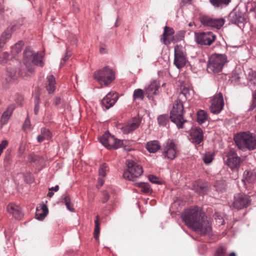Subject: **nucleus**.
<instances>
[{"mask_svg":"<svg viewBox=\"0 0 256 256\" xmlns=\"http://www.w3.org/2000/svg\"><path fill=\"white\" fill-rule=\"evenodd\" d=\"M182 218L186 224L202 234H206L211 230V226L204 213L197 206L184 210Z\"/></svg>","mask_w":256,"mask_h":256,"instance_id":"nucleus-1","label":"nucleus"},{"mask_svg":"<svg viewBox=\"0 0 256 256\" xmlns=\"http://www.w3.org/2000/svg\"><path fill=\"white\" fill-rule=\"evenodd\" d=\"M23 62L28 70L30 72L34 71L33 65L42 67L44 62L43 60L44 54L42 52H34L32 48L26 47L24 52Z\"/></svg>","mask_w":256,"mask_h":256,"instance_id":"nucleus-2","label":"nucleus"},{"mask_svg":"<svg viewBox=\"0 0 256 256\" xmlns=\"http://www.w3.org/2000/svg\"><path fill=\"white\" fill-rule=\"evenodd\" d=\"M234 140L238 148L243 151L256 148V138L249 132L238 134L234 137Z\"/></svg>","mask_w":256,"mask_h":256,"instance_id":"nucleus-3","label":"nucleus"},{"mask_svg":"<svg viewBox=\"0 0 256 256\" xmlns=\"http://www.w3.org/2000/svg\"><path fill=\"white\" fill-rule=\"evenodd\" d=\"M184 96L180 94L179 97ZM184 110L182 100L178 98L174 102L173 108L170 112V119L174 123L178 129L184 128V124L187 122L184 118Z\"/></svg>","mask_w":256,"mask_h":256,"instance_id":"nucleus-4","label":"nucleus"},{"mask_svg":"<svg viewBox=\"0 0 256 256\" xmlns=\"http://www.w3.org/2000/svg\"><path fill=\"white\" fill-rule=\"evenodd\" d=\"M94 77L100 84L108 86L115 79L116 71L112 68L106 66L95 72Z\"/></svg>","mask_w":256,"mask_h":256,"instance_id":"nucleus-5","label":"nucleus"},{"mask_svg":"<svg viewBox=\"0 0 256 256\" xmlns=\"http://www.w3.org/2000/svg\"><path fill=\"white\" fill-rule=\"evenodd\" d=\"M226 62L227 58L225 54H213L209 58L207 70L210 73H218L222 70Z\"/></svg>","mask_w":256,"mask_h":256,"instance_id":"nucleus-6","label":"nucleus"},{"mask_svg":"<svg viewBox=\"0 0 256 256\" xmlns=\"http://www.w3.org/2000/svg\"><path fill=\"white\" fill-rule=\"evenodd\" d=\"M127 169L124 172V178L134 180L135 178L140 176L143 173L142 167L136 162L127 160L126 162Z\"/></svg>","mask_w":256,"mask_h":256,"instance_id":"nucleus-7","label":"nucleus"},{"mask_svg":"<svg viewBox=\"0 0 256 256\" xmlns=\"http://www.w3.org/2000/svg\"><path fill=\"white\" fill-rule=\"evenodd\" d=\"M185 48L182 45L176 44L174 48V64L178 68L184 67L188 62Z\"/></svg>","mask_w":256,"mask_h":256,"instance_id":"nucleus-8","label":"nucleus"},{"mask_svg":"<svg viewBox=\"0 0 256 256\" xmlns=\"http://www.w3.org/2000/svg\"><path fill=\"white\" fill-rule=\"evenodd\" d=\"M216 36L211 32H200L195 34L196 42L200 45L210 46L216 40Z\"/></svg>","mask_w":256,"mask_h":256,"instance_id":"nucleus-9","label":"nucleus"},{"mask_svg":"<svg viewBox=\"0 0 256 256\" xmlns=\"http://www.w3.org/2000/svg\"><path fill=\"white\" fill-rule=\"evenodd\" d=\"M178 150L172 140H168L165 144L162 154L165 158L172 160L176 156Z\"/></svg>","mask_w":256,"mask_h":256,"instance_id":"nucleus-10","label":"nucleus"},{"mask_svg":"<svg viewBox=\"0 0 256 256\" xmlns=\"http://www.w3.org/2000/svg\"><path fill=\"white\" fill-rule=\"evenodd\" d=\"M226 163L232 170H237L242 160L234 149H230L226 155Z\"/></svg>","mask_w":256,"mask_h":256,"instance_id":"nucleus-11","label":"nucleus"},{"mask_svg":"<svg viewBox=\"0 0 256 256\" xmlns=\"http://www.w3.org/2000/svg\"><path fill=\"white\" fill-rule=\"evenodd\" d=\"M250 196L244 194H238L234 196L233 206L237 209H242L248 207L250 204Z\"/></svg>","mask_w":256,"mask_h":256,"instance_id":"nucleus-12","label":"nucleus"},{"mask_svg":"<svg viewBox=\"0 0 256 256\" xmlns=\"http://www.w3.org/2000/svg\"><path fill=\"white\" fill-rule=\"evenodd\" d=\"M224 106V101L222 94H216L212 100L210 107V112L214 114H219L222 110Z\"/></svg>","mask_w":256,"mask_h":256,"instance_id":"nucleus-13","label":"nucleus"},{"mask_svg":"<svg viewBox=\"0 0 256 256\" xmlns=\"http://www.w3.org/2000/svg\"><path fill=\"white\" fill-rule=\"evenodd\" d=\"M174 30L170 27L166 26L164 28V30L161 36V41L166 45L170 44L172 42H175L178 40H176L177 34L174 36Z\"/></svg>","mask_w":256,"mask_h":256,"instance_id":"nucleus-14","label":"nucleus"},{"mask_svg":"<svg viewBox=\"0 0 256 256\" xmlns=\"http://www.w3.org/2000/svg\"><path fill=\"white\" fill-rule=\"evenodd\" d=\"M6 210L16 220H20L24 216L22 208L20 205L14 203L10 202L6 206Z\"/></svg>","mask_w":256,"mask_h":256,"instance_id":"nucleus-15","label":"nucleus"},{"mask_svg":"<svg viewBox=\"0 0 256 256\" xmlns=\"http://www.w3.org/2000/svg\"><path fill=\"white\" fill-rule=\"evenodd\" d=\"M140 120L138 118H134L128 123L122 126L120 128L124 134H128L140 126Z\"/></svg>","mask_w":256,"mask_h":256,"instance_id":"nucleus-16","label":"nucleus"},{"mask_svg":"<svg viewBox=\"0 0 256 256\" xmlns=\"http://www.w3.org/2000/svg\"><path fill=\"white\" fill-rule=\"evenodd\" d=\"M118 99L117 93L110 92L102 100V104L108 109L114 105Z\"/></svg>","mask_w":256,"mask_h":256,"instance_id":"nucleus-17","label":"nucleus"},{"mask_svg":"<svg viewBox=\"0 0 256 256\" xmlns=\"http://www.w3.org/2000/svg\"><path fill=\"white\" fill-rule=\"evenodd\" d=\"M203 132L201 128H196L192 130L190 133V140L196 144H198L203 140Z\"/></svg>","mask_w":256,"mask_h":256,"instance_id":"nucleus-18","label":"nucleus"},{"mask_svg":"<svg viewBox=\"0 0 256 256\" xmlns=\"http://www.w3.org/2000/svg\"><path fill=\"white\" fill-rule=\"evenodd\" d=\"M230 21L234 24H242L244 20L243 14L240 10H235L231 12L229 15Z\"/></svg>","mask_w":256,"mask_h":256,"instance_id":"nucleus-19","label":"nucleus"},{"mask_svg":"<svg viewBox=\"0 0 256 256\" xmlns=\"http://www.w3.org/2000/svg\"><path fill=\"white\" fill-rule=\"evenodd\" d=\"M160 86L156 82H152L146 89V94L149 98H153L154 96L158 94Z\"/></svg>","mask_w":256,"mask_h":256,"instance_id":"nucleus-20","label":"nucleus"},{"mask_svg":"<svg viewBox=\"0 0 256 256\" xmlns=\"http://www.w3.org/2000/svg\"><path fill=\"white\" fill-rule=\"evenodd\" d=\"M45 88L49 94H53L56 88V82L54 76L52 74L48 76L46 78Z\"/></svg>","mask_w":256,"mask_h":256,"instance_id":"nucleus-21","label":"nucleus"},{"mask_svg":"<svg viewBox=\"0 0 256 256\" xmlns=\"http://www.w3.org/2000/svg\"><path fill=\"white\" fill-rule=\"evenodd\" d=\"M124 145V141L115 138L113 136H109V142L106 148L109 150L117 149Z\"/></svg>","mask_w":256,"mask_h":256,"instance_id":"nucleus-22","label":"nucleus"},{"mask_svg":"<svg viewBox=\"0 0 256 256\" xmlns=\"http://www.w3.org/2000/svg\"><path fill=\"white\" fill-rule=\"evenodd\" d=\"M208 184L202 180L196 181L193 185V190L200 194H204L206 190Z\"/></svg>","mask_w":256,"mask_h":256,"instance_id":"nucleus-23","label":"nucleus"},{"mask_svg":"<svg viewBox=\"0 0 256 256\" xmlns=\"http://www.w3.org/2000/svg\"><path fill=\"white\" fill-rule=\"evenodd\" d=\"M13 32V27H8L6 30L0 36V48L4 47L6 42L10 38Z\"/></svg>","mask_w":256,"mask_h":256,"instance_id":"nucleus-24","label":"nucleus"},{"mask_svg":"<svg viewBox=\"0 0 256 256\" xmlns=\"http://www.w3.org/2000/svg\"><path fill=\"white\" fill-rule=\"evenodd\" d=\"M48 208L44 204H40L36 208V218L39 220H42L48 214Z\"/></svg>","mask_w":256,"mask_h":256,"instance_id":"nucleus-25","label":"nucleus"},{"mask_svg":"<svg viewBox=\"0 0 256 256\" xmlns=\"http://www.w3.org/2000/svg\"><path fill=\"white\" fill-rule=\"evenodd\" d=\"M160 145L158 140H151L148 142L146 145V148L150 153H155L160 150Z\"/></svg>","mask_w":256,"mask_h":256,"instance_id":"nucleus-26","label":"nucleus"},{"mask_svg":"<svg viewBox=\"0 0 256 256\" xmlns=\"http://www.w3.org/2000/svg\"><path fill=\"white\" fill-rule=\"evenodd\" d=\"M52 137V134L50 130L46 128H41L40 134L37 136V140L38 142H42L44 140H49Z\"/></svg>","mask_w":256,"mask_h":256,"instance_id":"nucleus-27","label":"nucleus"},{"mask_svg":"<svg viewBox=\"0 0 256 256\" xmlns=\"http://www.w3.org/2000/svg\"><path fill=\"white\" fill-rule=\"evenodd\" d=\"M209 2L214 8H222L228 6L231 0H209Z\"/></svg>","mask_w":256,"mask_h":256,"instance_id":"nucleus-28","label":"nucleus"},{"mask_svg":"<svg viewBox=\"0 0 256 256\" xmlns=\"http://www.w3.org/2000/svg\"><path fill=\"white\" fill-rule=\"evenodd\" d=\"M14 110V106L12 105L10 106L2 114L1 118V122L2 124H5L8 122Z\"/></svg>","mask_w":256,"mask_h":256,"instance_id":"nucleus-29","label":"nucleus"},{"mask_svg":"<svg viewBox=\"0 0 256 256\" xmlns=\"http://www.w3.org/2000/svg\"><path fill=\"white\" fill-rule=\"evenodd\" d=\"M16 77V72L15 68H7L6 80L8 82L13 81Z\"/></svg>","mask_w":256,"mask_h":256,"instance_id":"nucleus-30","label":"nucleus"},{"mask_svg":"<svg viewBox=\"0 0 256 256\" xmlns=\"http://www.w3.org/2000/svg\"><path fill=\"white\" fill-rule=\"evenodd\" d=\"M208 119V114L204 110H200L197 112V122L200 124L205 122Z\"/></svg>","mask_w":256,"mask_h":256,"instance_id":"nucleus-31","label":"nucleus"},{"mask_svg":"<svg viewBox=\"0 0 256 256\" xmlns=\"http://www.w3.org/2000/svg\"><path fill=\"white\" fill-rule=\"evenodd\" d=\"M136 186L140 188L141 191L144 194H148L152 192V189L148 183L140 182L136 183Z\"/></svg>","mask_w":256,"mask_h":256,"instance_id":"nucleus-32","label":"nucleus"},{"mask_svg":"<svg viewBox=\"0 0 256 256\" xmlns=\"http://www.w3.org/2000/svg\"><path fill=\"white\" fill-rule=\"evenodd\" d=\"M212 18L206 15H202L199 17V20L201 24L205 26H210L211 28L212 20Z\"/></svg>","mask_w":256,"mask_h":256,"instance_id":"nucleus-33","label":"nucleus"},{"mask_svg":"<svg viewBox=\"0 0 256 256\" xmlns=\"http://www.w3.org/2000/svg\"><path fill=\"white\" fill-rule=\"evenodd\" d=\"M212 18L206 15H202L199 17V20L201 24L205 26H210L211 28L212 20Z\"/></svg>","mask_w":256,"mask_h":256,"instance_id":"nucleus-34","label":"nucleus"},{"mask_svg":"<svg viewBox=\"0 0 256 256\" xmlns=\"http://www.w3.org/2000/svg\"><path fill=\"white\" fill-rule=\"evenodd\" d=\"M225 20L222 18H213L211 28L220 30L224 24Z\"/></svg>","mask_w":256,"mask_h":256,"instance_id":"nucleus-35","label":"nucleus"},{"mask_svg":"<svg viewBox=\"0 0 256 256\" xmlns=\"http://www.w3.org/2000/svg\"><path fill=\"white\" fill-rule=\"evenodd\" d=\"M246 76L248 80L251 82L252 84H256V72L252 69H249L247 71Z\"/></svg>","mask_w":256,"mask_h":256,"instance_id":"nucleus-36","label":"nucleus"},{"mask_svg":"<svg viewBox=\"0 0 256 256\" xmlns=\"http://www.w3.org/2000/svg\"><path fill=\"white\" fill-rule=\"evenodd\" d=\"M244 175V180L249 183L253 182L256 179V175L251 171L246 170Z\"/></svg>","mask_w":256,"mask_h":256,"instance_id":"nucleus-37","label":"nucleus"},{"mask_svg":"<svg viewBox=\"0 0 256 256\" xmlns=\"http://www.w3.org/2000/svg\"><path fill=\"white\" fill-rule=\"evenodd\" d=\"M24 44L22 42H18L11 48V52L13 55H16L21 52Z\"/></svg>","mask_w":256,"mask_h":256,"instance_id":"nucleus-38","label":"nucleus"},{"mask_svg":"<svg viewBox=\"0 0 256 256\" xmlns=\"http://www.w3.org/2000/svg\"><path fill=\"white\" fill-rule=\"evenodd\" d=\"M99 216L98 215L96 216V220H94L95 227L94 232V236L96 240L98 239L100 232V222H99Z\"/></svg>","mask_w":256,"mask_h":256,"instance_id":"nucleus-39","label":"nucleus"},{"mask_svg":"<svg viewBox=\"0 0 256 256\" xmlns=\"http://www.w3.org/2000/svg\"><path fill=\"white\" fill-rule=\"evenodd\" d=\"M134 100H142L144 98V92L141 89H136L134 91L133 94Z\"/></svg>","mask_w":256,"mask_h":256,"instance_id":"nucleus-40","label":"nucleus"},{"mask_svg":"<svg viewBox=\"0 0 256 256\" xmlns=\"http://www.w3.org/2000/svg\"><path fill=\"white\" fill-rule=\"evenodd\" d=\"M111 134L108 132H105L100 138V141L103 146L106 147L108 143L109 142V136H110Z\"/></svg>","mask_w":256,"mask_h":256,"instance_id":"nucleus-41","label":"nucleus"},{"mask_svg":"<svg viewBox=\"0 0 256 256\" xmlns=\"http://www.w3.org/2000/svg\"><path fill=\"white\" fill-rule=\"evenodd\" d=\"M168 121V116L166 114L160 115L158 118V123L162 126H166Z\"/></svg>","mask_w":256,"mask_h":256,"instance_id":"nucleus-42","label":"nucleus"},{"mask_svg":"<svg viewBox=\"0 0 256 256\" xmlns=\"http://www.w3.org/2000/svg\"><path fill=\"white\" fill-rule=\"evenodd\" d=\"M40 158L41 157L38 155L34 154H30L28 156V162L30 163H36L38 162Z\"/></svg>","mask_w":256,"mask_h":256,"instance_id":"nucleus-43","label":"nucleus"},{"mask_svg":"<svg viewBox=\"0 0 256 256\" xmlns=\"http://www.w3.org/2000/svg\"><path fill=\"white\" fill-rule=\"evenodd\" d=\"M109 170L108 166L106 164H103L99 169V174L100 176L104 177L106 176V172Z\"/></svg>","mask_w":256,"mask_h":256,"instance_id":"nucleus-44","label":"nucleus"},{"mask_svg":"<svg viewBox=\"0 0 256 256\" xmlns=\"http://www.w3.org/2000/svg\"><path fill=\"white\" fill-rule=\"evenodd\" d=\"M30 126L31 124L30 118H27L22 128L24 132H28V130H31Z\"/></svg>","mask_w":256,"mask_h":256,"instance_id":"nucleus-45","label":"nucleus"},{"mask_svg":"<svg viewBox=\"0 0 256 256\" xmlns=\"http://www.w3.org/2000/svg\"><path fill=\"white\" fill-rule=\"evenodd\" d=\"M9 56L7 52H0V62L5 63Z\"/></svg>","mask_w":256,"mask_h":256,"instance_id":"nucleus-46","label":"nucleus"},{"mask_svg":"<svg viewBox=\"0 0 256 256\" xmlns=\"http://www.w3.org/2000/svg\"><path fill=\"white\" fill-rule=\"evenodd\" d=\"M226 252V249L222 246H221L217 249L216 250L214 256H224Z\"/></svg>","mask_w":256,"mask_h":256,"instance_id":"nucleus-47","label":"nucleus"},{"mask_svg":"<svg viewBox=\"0 0 256 256\" xmlns=\"http://www.w3.org/2000/svg\"><path fill=\"white\" fill-rule=\"evenodd\" d=\"M256 108V90L252 94V103L249 108V110H252Z\"/></svg>","mask_w":256,"mask_h":256,"instance_id":"nucleus-48","label":"nucleus"},{"mask_svg":"<svg viewBox=\"0 0 256 256\" xmlns=\"http://www.w3.org/2000/svg\"><path fill=\"white\" fill-rule=\"evenodd\" d=\"M34 103H35V106H34V114H37L39 110V105H40V98L39 96H36L34 97Z\"/></svg>","mask_w":256,"mask_h":256,"instance_id":"nucleus-49","label":"nucleus"},{"mask_svg":"<svg viewBox=\"0 0 256 256\" xmlns=\"http://www.w3.org/2000/svg\"><path fill=\"white\" fill-rule=\"evenodd\" d=\"M203 160H204V162L206 164H210L212 160V155L210 154H205V156H204V157L203 158Z\"/></svg>","mask_w":256,"mask_h":256,"instance_id":"nucleus-50","label":"nucleus"},{"mask_svg":"<svg viewBox=\"0 0 256 256\" xmlns=\"http://www.w3.org/2000/svg\"><path fill=\"white\" fill-rule=\"evenodd\" d=\"M148 180L152 183L156 184H160V182H159V180H158V178L155 176L150 175L148 176Z\"/></svg>","mask_w":256,"mask_h":256,"instance_id":"nucleus-51","label":"nucleus"},{"mask_svg":"<svg viewBox=\"0 0 256 256\" xmlns=\"http://www.w3.org/2000/svg\"><path fill=\"white\" fill-rule=\"evenodd\" d=\"M8 142L6 140H2L0 144V156L3 152V150L7 146Z\"/></svg>","mask_w":256,"mask_h":256,"instance_id":"nucleus-52","label":"nucleus"},{"mask_svg":"<svg viewBox=\"0 0 256 256\" xmlns=\"http://www.w3.org/2000/svg\"><path fill=\"white\" fill-rule=\"evenodd\" d=\"M110 198L109 194L106 192H103V196L101 198V202L102 203H106Z\"/></svg>","mask_w":256,"mask_h":256,"instance_id":"nucleus-53","label":"nucleus"},{"mask_svg":"<svg viewBox=\"0 0 256 256\" xmlns=\"http://www.w3.org/2000/svg\"><path fill=\"white\" fill-rule=\"evenodd\" d=\"M232 81L239 82L240 80L241 76L240 74L235 72L232 74Z\"/></svg>","mask_w":256,"mask_h":256,"instance_id":"nucleus-54","label":"nucleus"},{"mask_svg":"<svg viewBox=\"0 0 256 256\" xmlns=\"http://www.w3.org/2000/svg\"><path fill=\"white\" fill-rule=\"evenodd\" d=\"M70 56V54L66 52L64 56L62 58V61L60 63V66H62L64 62L69 58Z\"/></svg>","mask_w":256,"mask_h":256,"instance_id":"nucleus-55","label":"nucleus"},{"mask_svg":"<svg viewBox=\"0 0 256 256\" xmlns=\"http://www.w3.org/2000/svg\"><path fill=\"white\" fill-rule=\"evenodd\" d=\"M62 201L64 204L70 202V198L68 195L66 194L64 196Z\"/></svg>","mask_w":256,"mask_h":256,"instance_id":"nucleus-56","label":"nucleus"},{"mask_svg":"<svg viewBox=\"0 0 256 256\" xmlns=\"http://www.w3.org/2000/svg\"><path fill=\"white\" fill-rule=\"evenodd\" d=\"M67 208L71 211V212H73L74 210V208H73V205L71 204L70 202H68V203H66L65 204Z\"/></svg>","mask_w":256,"mask_h":256,"instance_id":"nucleus-57","label":"nucleus"},{"mask_svg":"<svg viewBox=\"0 0 256 256\" xmlns=\"http://www.w3.org/2000/svg\"><path fill=\"white\" fill-rule=\"evenodd\" d=\"M60 97H56L54 100V104L55 106H58L60 104Z\"/></svg>","mask_w":256,"mask_h":256,"instance_id":"nucleus-58","label":"nucleus"},{"mask_svg":"<svg viewBox=\"0 0 256 256\" xmlns=\"http://www.w3.org/2000/svg\"><path fill=\"white\" fill-rule=\"evenodd\" d=\"M104 183V180L102 178H98V185L101 186H102V185Z\"/></svg>","mask_w":256,"mask_h":256,"instance_id":"nucleus-59","label":"nucleus"},{"mask_svg":"<svg viewBox=\"0 0 256 256\" xmlns=\"http://www.w3.org/2000/svg\"><path fill=\"white\" fill-rule=\"evenodd\" d=\"M58 190H59V186H58L57 185V186H56L54 187H52V188H50L49 189V190L50 191L54 190L55 192H57Z\"/></svg>","mask_w":256,"mask_h":256,"instance_id":"nucleus-60","label":"nucleus"},{"mask_svg":"<svg viewBox=\"0 0 256 256\" xmlns=\"http://www.w3.org/2000/svg\"><path fill=\"white\" fill-rule=\"evenodd\" d=\"M53 195H54V192H49L47 194V196H49L50 198H51L53 196Z\"/></svg>","mask_w":256,"mask_h":256,"instance_id":"nucleus-61","label":"nucleus"},{"mask_svg":"<svg viewBox=\"0 0 256 256\" xmlns=\"http://www.w3.org/2000/svg\"><path fill=\"white\" fill-rule=\"evenodd\" d=\"M228 256H236V254H235L234 252H230Z\"/></svg>","mask_w":256,"mask_h":256,"instance_id":"nucleus-62","label":"nucleus"},{"mask_svg":"<svg viewBox=\"0 0 256 256\" xmlns=\"http://www.w3.org/2000/svg\"><path fill=\"white\" fill-rule=\"evenodd\" d=\"M18 98H19V99H20V100H22V97L21 96H20V95H18Z\"/></svg>","mask_w":256,"mask_h":256,"instance_id":"nucleus-63","label":"nucleus"},{"mask_svg":"<svg viewBox=\"0 0 256 256\" xmlns=\"http://www.w3.org/2000/svg\"><path fill=\"white\" fill-rule=\"evenodd\" d=\"M182 2L183 3H186V0H182Z\"/></svg>","mask_w":256,"mask_h":256,"instance_id":"nucleus-64","label":"nucleus"}]
</instances>
